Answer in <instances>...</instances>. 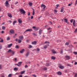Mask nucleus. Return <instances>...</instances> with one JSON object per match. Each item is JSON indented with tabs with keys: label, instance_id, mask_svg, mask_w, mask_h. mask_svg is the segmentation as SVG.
Masks as SVG:
<instances>
[{
	"label": "nucleus",
	"instance_id": "f257e3e1",
	"mask_svg": "<svg viewBox=\"0 0 77 77\" xmlns=\"http://www.w3.org/2000/svg\"><path fill=\"white\" fill-rule=\"evenodd\" d=\"M20 14H23V15L25 14V13H26V12L24 10L22 9H20Z\"/></svg>",
	"mask_w": 77,
	"mask_h": 77
},
{
	"label": "nucleus",
	"instance_id": "f03ea898",
	"mask_svg": "<svg viewBox=\"0 0 77 77\" xmlns=\"http://www.w3.org/2000/svg\"><path fill=\"white\" fill-rule=\"evenodd\" d=\"M41 8H43H43L42 11H44V9H45V8H46V6H45V5H44L42 4L41 5Z\"/></svg>",
	"mask_w": 77,
	"mask_h": 77
},
{
	"label": "nucleus",
	"instance_id": "7ed1b4c3",
	"mask_svg": "<svg viewBox=\"0 0 77 77\" xmlns=\"http://www.w3.org/2000/svg\"><path fill=\"white\" fill-rule=\"evenodd\" d=\"M65 57L67 60H69V59H71V58L70 57H69V56H68V55L66 56H65Z\"/></svg>",
	"mask_w": 77,
	"mask_h": 77
},
{
	"label": "nucleus",
	"instance_id": "20e7f679",
	"mask_svg": "<svg viewBox=\"0 0 77 77\" xmlns=\"http://www.w3.org/2000/svg\"><path fill=\"white\" fill-rule=\"evenodd\" d=\"M5 6H6V7H8V6L9 5V3L8 2V1H6L5 2Z\"/></svg>",
	"mask_w": 77,
	"mask_h": 77
},
{
	"label": "nucleus",
	"instance_id": "39448f33",
	"mask_svg": "<svg viewBox=\"0 0 77 77\" xmlns=\"http://www.w3.org/2000/svg\"><path fill=\"white\" fill-rule=\"evenodd\" d=\"M30 31H32V29H27L24 33H26V32H30Z\"/></svg>",
	"mask_w": 77,
	"mask_h": 77
},
{
	"label": "nucleus",
	"instance_id": "423d86ee",
	"mask_svg": "<svg viewBox=\"0 0 77 77\" xmlns=\"http://www.w3.org/2000/svg\"><path fill=\"white\" fill-rule=\"evenodd\" d=\"M18 22L19 23H21L22 22H23V21H22V20H21V19L19 18L18 20Z\"/></svg>",
	"mask_w": 77,
	"mask_h": 77
},
{
	"label": "nucleus",
	"instance_id": "0eeeda50",
	"mask_svg": "<svg viewBox=\"0 0 77 77\" xmlns=\"http://www.w3.org/2000/svg\"><path fill=\"white\" fill-rule=\"evenodd\" d=\"M8 16L10 18H12V14L11 13H8Z\"/></svg>",
	"mask_w": 77,
	"mask_h": 77
},
{
	"label": "nucleus",
	"instance_id": "6e6552de",
	"mask_svg": "<svg viewBox=\"0 0 77 77\" xmlns=\"http://www.w3.org/2000/svg\"><path fill=\"white\" fill-rule=\"evenodd\" d=\"M25 50L24 49H23L21 51H20V53L21 54L23 53H24Z\"/></svg>",
	"mask_w": 77,
	"mask_h": 77
},
{
	"label": "nucleus",
	"instance_id": "1a4fd4ad",
	"mask_svg": "<svg viewBox=\"0 0 77 77\" xmlns=\"http://www.w3.org/2000/svg\"><path fill=\"white\" fill-rule=\"evenodd\" d=\"M73 26L75 27L76 24H75V20H73Z\"/></svg>",
	"mask_w": 77,
	"mask_h": 77
},
{
	"label": "nucleus",
	"instance_id": "9d476101",
	"mask_svg": "<svg viewBox=\"0 0 77 77\" xmlns=\"http://www.w3.org/2000/svg\"><path fill=\"white\" fill-rule=\"evenodd\" d=\"M36 43H37V42H36V41H34V42H32L31 43V44H34V45H36Z\"/></svg>",
	"mask_w": 77,
	"mask_h": 77
},
{
	"label": "nucleus",
	"instance_id": "9b49d317",
	"mask_svg": "<svg viewBox=\"0 0 77 77\" xmlns=\"http://www.w3.org/2000/svg\"><path fill=\"white\" fill-rule=\"evenodd\" d=\"M12 43L8 45V48H11V47L12 46Z\"/></svg>",
	"mask_w": 77,
	"mask_h": 77
},
{
	"label": "nucleus",
	"instance_id": "f8f14e48",
	"mask_svg": "<svg viewBox=\"0 0 77 77\" xmlns=\"http://www.w3.org/2000/svg\"><path fill=\"white\" fill-rule=\"evenodd\" d=\"M42 29H40L39 31V32H38V34L39 35H41V33H42Z\"/></svg>",
	"mask_w": 77,
	"mask_h": 77
},
{
	"label": "nucleus",
	"instance_id": "ddd939ff",
	"mask_svg": "<svg viewBox=\"0 0 77 77\" xmlns=\"http://www.w3.org/2000/svg\"><path fill=\"white\" fill-rule=\"evenodd\" d=\"M51 51L53 53V54H55L56 53V51L54 50V49H52L51 50Z\"/></svg>",
	"mask_w": 77,
	"mask_h": 77
},
{
	"label": "nucleus",
	"instance_id": "4468645a",
	"mask_svg": "<svg viewBox=\"0 0 77 77\" xmlns=\"http://www.w3.org/2000/svg\"><path fill=\"white\" fill-rule=\"evenodd\" d=\"M59 67L61 69H63V68H64V67L62 66V65H60L59 66Z\"/></svg>",
	"mask_w": 77,
	"mask_h": 77
},
{
	"label": "nucleus",
	"instance_id": "2eb2a0df",
	"mask_svg": "<svg viewBox=\"0 0 77 77\" xmlns=\"http://www.w3.org/2000/svg\"><path fill=\"white\" fill-rule=\"evenodd\" d=\"M10 32L11 33H14V31L13 29H11L10 30Z\"/></svg>",
	"mask_w": 77,
	"mask_h": 77
},
{
	"label": "nucleus",
	"instance_id": "dca6fc26",
	"mask_svg": "<svg viewBox=\"0 0 77 77\" xmlns=\"http://www.w3.org/2000/svg\"><path fill=\"white\" fill-rule=\"evenodd\" d=\"M19 38L20 39L22 40L23 39V36L21 35V36H19Z\"/></svg>",
	"mask_w": 77,
	"mask_h": 77
},
{
	"label": "nucleus",
	"instance_id": "f3484780",
	"mask_svg": "<svg viewBox=\"0 0 77 77\" xmlns=\"http://www.w3.org/2000/svg\"><path fill=\"white\" fill-rule=\"evenodd\" d=\"M57 74L58 75H61L62 73H61V72H57Z\"/></svg>",
	"mask_w": 77,
	"mask_h": 77
},
{
	"label": "nucleus",
	"instance_id": "a211bd4d",
	"mask_svg": "<svg viewBox=\"0 0 77 77\" xmlns=\"http://www.w3.org/2000/svg\"><path fill=\"white\" fill-rule=\"evenodd\" d=\"M11 53L13 55H14V54H15V52L14 51H12Z\"/></svg>",
	"mask_w": 77,
	"mask_h": 77
},
{
	"label": "nucleus",
	"instance_id": "6ab92c4d",
	"mask_svg": "<svg viewBox=\"0 0 77 77\" xmlns=\"http://www.w3.org/2000/svg\"><path fill=\"white\" fill-rule=\"evenodd\" d=\"M18 68H17V67H15L14 69V71H17V70H18Z\"/></svg>",
	"mask_w": 77,
	"mask_h": 77
},
{
	"label": "nucleus",
	"instance_id": "aec40b11",
	"mask_svg": "<svg viewBox=\"0 0 77 77\" xmlns=\"http://www.w3.org/2000/svg\"><path fill=\"white\" fill-rule=\"evenodd\" d=\"M29 52H28L26 54V57H27V56H29Z\"/></svg>",
	"mask_w": 77,
	"mask_h": 77
},
{
	"label": "nucleus",
	"instance_id": "412c9836",
	"mask_svg": "<svg viewBox=\"0 0 77 77\" xmlns=\"http://www.w3.org/2000/svg\"><path fill=\"white\" fill-rule=\"evenodd\" d=\"M36 50H37V52H39V51H40V49L39 48H37Z\"/></svg>",
	"mask_w": 77,
	"mask_h": 77
},
{
	"label": "nucleus",
	"instance_id": "4be33fe9",
	"mask_svg": "<svg viewBox=\"0 0 77 77\" xmlns=\"http://www.w3.org/2000/svg\"><path fill=\"white\" fill-rule=\"evenodd\" d=\"M12 50H11V49H10L8 50V51H7V52L8 53H11V52H12Z\"/></svg>",
	"mask_w": 77,
	"mask_h": 77
},
{
	"label": "nucleus",
	"instance_id": "5701e85b",
	"mask_svg": "<svg viewBox=\"0 0 77 77\" xmlns=\"http://www.w3.org/2000/svg\"><path fill=\"white\" fill-rule=\"evenodd\" d=\"M16 23H17V21H14L13 23V25H15Z\"/></svg>",
	"mask_w": 77,
	"mask_h": 77
},
{
	"label": "nucleus",
	"instance_id": "b1692460",
	"mask_svg": "<svg viewBox=\"0 0 77 77\" xmlns=\"http://www.w3.org/2000/svg\"><path fill=\"white\" fill-rule=\"evenodd\" d=\"M22 62H20L18 63L19 65H20L21 66V64L22 63Z\"/></svg>",
	"mask_w": 77,
	"mask_h": 77
},
{
	"label": "nucleus",
	"instance_id": "393cba45",
	"mask_svg": "<svg viewBox=\"0 0 77 77\" xmlns=\"http://www.w3.org/2000/svg\"><path fill=\"white\" fill-rule=\"evenodd\" d=\"M51 59H53V60H54L56 58L54 57V56H52L51 57Z\"/></svg>",
	"mask_w": 77,
	"mask_h": 77
},
{
	"label": "nucleus",
	"instance_id": "a878e982",
	"mask_svg": "<svg viewBox=\"0 0 77 77\" xmlns=\"http://www.w3.org/2000/svg\"><path fill=\"white\" fill-rule=\"evenodd\" d=\"M6 29V28L5 27V26H3L2 27V30H5Z\"/></svg>",
	"mask_w": 77,
	"mask_h": 77
},
{
	"label": "nucleus",
	"instance_id": "bb28decb",
	"mask_svg": "<svg viewBox=\"0 0 77 77\" xmlns=\"http://www.w3.org/2000/svg\"><path fill=\"white\" fill-rule=\"evenodd\" d=\"M64 20L65 21V23H67V22H68V20H67V19H64Z\"/></svg>",
	"mask_w": 77,
	"mask_h": 77
},
{
	"label": "nucleus",
	"instance_id": "cd10ccee",
	"mask_svg": "<svg viewBox=\"0 0 77 77\" xmlns=\"http://www.w3.org/2000/svg\"><path fill=\"white\" fill-rule=\"evenodd\" d=\"M25 72V71H23L20 72V74H24Z\"/></svg>",
	"mask_w": 77,
	"mask_h": 77
},
{
	"label": "nucleus",
	"instance_id": "c85d7f7f",
	"mask_svg": "<svg viewBox=\"0 0 77 77\" xmlns=\"http://www.w3.org/2000/svg\"><path fill=\"white\" fill-rule=\"evenodd\" d=\"M12 74H10L8 75V77H12Z\"/></svg>",
	"mask_w": 77,
	"mask_h": 77
},
{
	"label": "nucleus",
	"instance_id": "c756f323",
	"mask_svg": "<svg viewBox=\"0 0 77 77\" xmlns=\"http://www.w3.org/2000/svg\"><path fill=\"white\" fill-rule=\"evenodd\" d=\"M46 43H47V44H50V42L48 41H45L44 44H46Z\"/></svg>",
	"mask_w": 77,
	"mask_h": 77
},
{
	"label": "nucleus",
	"instance_id": "7c9ffc66",
	"mask_svg": "<svg viewBox=\"0 0 77 77\" xmlns=\"http://www.w3.org/2000/svg\"><path fill=\"white\" fill-rule=\"evenodd\" d=\"M43 48L45 49L47 48V45H45L44 46Z\"/></svg>",
	"mask_w": 77,
	"mask_h": 77
},
{
	"label": "nucleus",
	"instance_id": "2f4dec72",
	"mask_svg": "<svg viewBox=\"0 0 77 77\" xmlns=\"http://www.w3.org/2000/svg\"><path fill=\"white\" fill-rule=\"evenodd\" d=\"M35 14V10L33 9V11L32 12V15H34Z\"/></svg>",
	"mask_w": 77,
	"mask_h": 77
},
{
	"label": "nucleus",
	"instance_id": "473e14b6",
	"mask_svg": "<svg viewBox=\"0 0 77 77\" xmlns=\"http://www.w3.org/2000/svg\"><path fill=\"white\" fill-rule=\"evenodd\" d=\"M22 41L21 40H20L19 39L18 40V43H21V42Z\"/></svg>",
	"mask_w": 77,
	"mask_h": 77
},
{
	"label": "nucleus",
	"instance_id": "72a5a7b5",
	"mask_svg": "<svg viewBox=\"0 0 77 77\" xmlns=\"http://www.w3.org/2000/svg\"><path fill=\"white\" fill-rule=\"evenodd\" d=\"M33 35L34 36H37V34H36V33H33Z\"/></svg>",
	"mask_w": 77,
	"mask_h": 77
},
{
	"label": "nucleus",
	"instance_id": "f704fd0d",
	"mask_svg": "<svg viewBox=\"0 0 77 77\" xmlns=\"http://www.w3.org/2000/svg\"><path fill=\"white\" fill-rule=\"evenodd\" d=\"M7 41H9V40H10V38L9 37H8L7 38Z\"/></svg>",
	"mask_w": 77,
	"mask_h": 77
},
{
	"label": "nucleus",
	"instance_id": "c9c22d12",
	"mask_svg": "<svg viewBox=\"0 0 77 77\" xmlns=\"http://www.w3.org/2000/svg\"><path fill=\"white\" fill-rule=\"evenodd\" d=\"M19 48V46H18V45H16L15 47L16 48Z\"/></svg>",
	"mask_w": 77,
	"mask_h": 77
},
{
	"label": "nucleus",
	"instance_id": "e433bc0d",
	"mask_svg": "<svg viewBox=\"0 0 77 77\" xmlns=\"http://www.w3.org/2000/svg\"><path fill=\"white\" fill-rule=\"evenodd\" d=\"M29 6H32V3L31 2H29Z\"/></svg>",
	"mask_w": 77,
	"mask_h": 77
},
{
	"label": "nucleus",
	"instance_id": "4c0bfd02",
	"mask_svg": "<svg viewBox=\"0 0 77 77\" xmlns=\"http://www.w3.org/2000/svg\"><path fill=\"white\" fill-rule=\"evenodd\" d=\"M29 47H28V48H32V46L31 45H29Z\"/></svg>",
	"mask_w": 77,
	"mask_h": 77
},
{
	"label": "nucleus",
	"instance_id": "58836bf2",
	"mask_svg": "<svg viewBox=\"0 0 77 77\" xmlns=\"http://www.w3.org/2000/svg\"><path fill=\"white\" fill-rule=\"evenodd\" d=\"M2 49V46L1 44H0V50H1Z\"/></svg>",
	"mask_w": 77,
	"mask_h": 77
},
{
	"label": "nucleus",
	"instance_id": "ea45409f",
	"mask_svg": "<svg viewBox=\"0 0 77 77\" xmlns=\"http://www.w3.org/2000/svg\"><path fill=\"white\" fill-rule=\"evenodd\" d=\"M73 53H74V54H75L76 55L77 54V52L74 51L73 52Z\"/></svg>",
	"mask_w": 77,
	"mask_h": 77
},
{
	"label": "nucleus",
	"instance_id": "a19ab883",
	"mask_svg": "<svg viewBox=\"0 0 77 77\" xmlns=\"http://www.w3.org/2000/svg\"><path fill=\"white\" fill-rule=\"evenodd\" d=\"M43 69H44V70H45V71H46V70L47 69V68L46 67H45L43 68Z\"/></svg>",
	"mask_w": 77,
	"mask_h": 77
},
{
	"label": "nucleus",
	"instance_id": "79ce46f5",
	"mask_svg": "<svg viewBox=\"0 0 77 77\" xmlns=\"http://www.w3.org/2000/svg\"><path fill=\"white\" fill-rule=\"evenodd\" d=\"M18 3V2H17L14 3V5H17V4Z\"/></svg>",
	"mask_w": 77,
	"mask_h": 77
},
{
	"label": "nucleus",
	"instance_id": "37998d69",
	"mask_svg": "<svg viewBox=\"0 0 77 77\" xmlns=\"http://www.w3.org/2000/svg\"><path fill=\"white\" fill-rule=\"evenodd\" d=\"M15 65H17V66H20V65H19L18 64H15Z\"/></svg>",
	"mask_w": 77,
	"mask_h": 77
},
{
	"label": "nucleus",
	"instance_id": "c03bdc74",
	"mask_svg": "<svg viewBox=\"0 0 77 77\" xmlns=\"http://www.w3.org/2000/svg\"><path fill=\"white\" fill-rule=\"evenodd\" d=\"M72 4V3H71V4H68V6H70Z\"/></svg>",
	"mask_w": 77,
	"mask_h": 77
},
{
	"label": "nucleus",
	"instance_id": "a18cd8bd",
	"mask_svg": "<svg viewBox=\"0 0 77 77\" xmlns=\"http://www.w3.org/2000/svg\"><path fill=\"white\" fill-rule=\"evenodd\" d=\"M3 42V39H1V41H0V42Z\"/></svg>",
	"mask_w": 77,
	"mask_h": 77
},
{
	"label": "nucleus",
	"instance_id": "49530a36",
	"mask_svg": "<svg viewBox=\"0 0 77 77\" xmlns=\"http://www.w3.org/2000/svg\"><path fill=\"white\" fill-rule=\"evenodd\" d=\"M75 77H77V73H75Z\"/></svg>",
	"mask_w": 77,
	"mask_h": 77
},
{
	"label": "nucleus",
	"instance_id": "de8ad7c7",
	"mask_svg": "<svg viewBox=\"0 0 77 77\" xmlns=\"http://www.w3.org/2000/svg\"><path fill=\"white\" fill-rule=\"evenodd\" d=\"M63 9H61L60 10V12H63Z\"/></svg>",
	"mask_w": 77,
	"mask_h": 77
},
{
	"label": "nucleus",
	"instance_id": "09e8293b",
	"mask_svg": "<svg viewBox=\"0 0 77 77\" xmlns=\"http://www.w3.org/2000/svg\"><path fill=\"white\" fill-rule=\"evenodd\" d=\"M77 4V0L75 1V5H76Z\"/></svg>",
	"mask_w": 77,
	"mask_h": 77
},
{
	"label": "nucleus",
	"instance_id": "8fccbe9b",
	"mask_svg": "<svg viewBox=\"0 0 77 77\" xmlns=\"http://www.w3.org/2000/svg\"><path fill=\"white\" fill-rule=\"evenodd\" d=\"M69 43L68 42H66L65 43V45H69Z\"/></svg>",
	"mask_w": 77,
	"mask_h": 77
},
{
	"label": "nucleus",
	"instance_id": "3c124183",
	"mask_svg": "<svg viewBox=\"0 0 77 77\" xmlns=\"http://www.w3.org/2000/svg\"><path fill=\"white\" fill-rule=\"evenodd\" d=\"M63 53V51L62 50H61L60 51V53Z\"/></svg>",
	"mask_w": 77,
	"mask_h": 77
},
{
	"label": "nucleus",
	"instance_id": "603ef678",
	"mask_svg": "<svg viewBox=\"0 0 77 77\" xmlns=\"http://www.w3.org/2000/svg\"><path fill=\"white\" fill-rule=\"evenodd\" d=\"M48 30H50V29H51V28H48L47 29Z\"/></svg>",
	"mask_w": 77,
	"mask_h": 77
},
{
	"label": "nucleus",
	"instance_id": "864d4df0",
	"mask_svg": "<svg viewBox=\"0 0 77 77\" xmlns=\"http://www.w3.org/2000/svg\"><path fill=\"white\" fill-rule=\"evenodd\" d=\"M75 32H77V29H75Z\"/></svg>",
	"mask_w": 77,
	"mask_h": 77
},
{
	"label": "nucleus",
	"instance_id": "5fc2aeb1",
	"mask_svg": "<svg viewBox=\"0 0 77 77\" xmlns=\"http://www.w3.org/2000/svg\"><path fill=\"white\" fill-rule=\"evenodd\" d=\"M73 21V20L72 19L71 20H70V22L71 23H72Z\"/></svg>",
	"mask_w": 77,
	"mask_h": 77
},
{
	"label": "nucleus",
	"instance_id": "6e6d98bb",
	"mask_svg": "<svg viewBox=\"0 0 77 77\" xmlns=\"http://www.w3.org/2000/svg\"><path fill=\"white\" fill-rule=\"evenodd\" d=\"M38 30V28H35V30Z\"/></svg>",
	"mask_w": 77,
	"mask_h": 77
},
{
	"label": "nucleus",
	"instance_id": "4d7b16f0",
	"mask_svg": "<svg viewBox=\"0 0 77 77\" xmlns=\"http://www.w3.org/2000/svg\"><path fill=\"white\" fill-rule=\"evenodd\" d=\"M35 28H36V26H34L32 27L33 29H35Z\"/></svg>",
	"mask_w": 77,
	"mask_h": 77
},
{
	"label": "nucleus",
	"instance_id": "13d9d810",
	"mask_svg": "<svg viewBox=\"0 0 77 77\" xmlns=\"http://www.w3.org/2000/svg\"><path fill=\"white\" fill-rule=\"evenodd\" d=\"M49 65H50L49 64H46V66H49Z\"/></svg>",
	"mask_w": 77,
	"mask_h": 77
},
{
	"label": "nucleus",
	"instance_id": "bf43d9fd",
	"mask_svg": "<svg viewBox=\"0 0 77 77\" xmlns=\"http://www.w3.org/2000/svg\"><path fill=\"white\" fill-rule=\"evenodd\" d=\"M27 67H28V66L27 65H26L25 66V68H27Z\"/></svg>",
	"mask_w": 77,
	"mask_h": 77
},
{
	"label": "nucleus",
	"instance_id": "052dcab7",
	"mask_svg": "<svg viewBox=\"0 0 77 77\" xmlns=\"http://www.w3.org/2000/svg\"><path fill=\"white\" fill-rule=\"evenodd\" d=\"M19 77H23V75H20L19 76Z\"/></svg>",
	"mask_w": 77,
	"mask_h": 77
},
{
	"label": "nucleus",
	"instance_id": "680f3d73",
	"mask_svg": "<svg viewBox=\"0 0 77 77\" xmlns=\"http://www.w3.org/2000/svg\"><path fill=\"white\" fill-rule=\"evenodd\" d=\"M32 75L33 76H34V77H36V75Z\"/></svg>",
	"mask_w": 77,
	"mask_h": 77
},
{
	"label": "nucleus",
	"instance_id": "e2e57ef3",
	"mask_svg": "<svg viewBox=\"0 0 77 77\" xmlns=\"http://www.w3.org/2000/svg\"><path fill=\"white\" fill-rule=\"evenodd\" d=\"M68 51H70V52H72V51H71V50H68Z\"/></svg>",
	"mask_w": 77,
	"mask_h": 77
},
{
	"label": "nucleus",
	"instance_id": "0e129e2a",
	"mask_svg": "<svg viewBox=\"0 0 77 77\" xmlns=\"http://www.w3.org/2000/svg\"><path fill=\"white\" fill-rule=\"evenodd\" d=\"M54 11L55 12H57V10H54Z\"/></svg>",
	"mask_w": 77,
	"mask_h": 77
},
{
	"label": "nucleus",
	"instance_id": "69168bd1",
	"mask_svg": "<svg viewBox=\"0 0 77 77\" xmlns=\"http://www.w3.org/2000/svg\"><path fill=\"white\" fill-rule=\"evenodd\" d=\"M33 16H32L31 17V19H33Z\"/></svg>",
	"mask_w": 77,
	"mask_h": 77
},
{
	"label": "nucleus",
	"instance_id": "338daca9",
	"mask_svg": "<svg viewBox=\"0 0 77 77\" xmlns=\"http://www.w3.org/2000/svg\"><path fill=\"white\" fill-rule=\"evenodd\" d=\"M14 59V60H15V61H16V60H17V58H15Z\"/></svg>",
	"mask_w": 77,
	"mask_h": 77
},
{
	"label": "nucleus",
	"instance_id": "774afa93",
	"mask_svg": "<svg viewBox=\"0 0 77 77\" xmlns=\"http://www.w3.org/2000/svg\"><path fill=\"white\" fill-rule=\"evenodd\" d=\"M76 64H77V62H75V65H76Z\"/></svg>",
	"mask_w": 77,
	"mask_h": 77
}]
</instances>
